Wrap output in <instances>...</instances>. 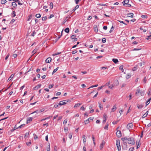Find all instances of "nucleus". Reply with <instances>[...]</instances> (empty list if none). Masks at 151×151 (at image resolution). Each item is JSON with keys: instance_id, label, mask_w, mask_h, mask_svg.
Here are the masks:
<instances>
[{"instance_id": "obj_1", "label": "nucleus", "mask_w": 151, "mask_h": 151, "mask_svg": "<svg viewBox=\"0 0 151 151\" xmlns=\"http://www.w3.org/2000/svg\"><path fill=\"white\" fill-rule=\"evenodd\" d=\"M122 141L124 143L134 145L135 143L133 137L127 138L125 137L121 138Z\"/></svg>"}, {"instance_id": "obj_2", "label": "nucleus", "mask_w": 151, "mask_h": 151, "mask_svg": "<svg viewBox=\"0 0 151 151\" xmlns=\"http://www.w3.org/2000/svg\"><path fill=\"white\" fill-rule=\"evenodd\" d=\"M116 145L117 147L118 150L119 151H121V148L120 145V140L119 139L116 140Z\"/></svg>"}, {"instance_id": "obj_3", "label": "nucleus", "mask_w": 151, "mask_h": 151, "mask_svg": "<svg viewBox=\"0 0 151 151\" xmlns=\"http://www.w3.org/2000/svg\"><path fill=\"white\" fill-rule=\"evenodd\" d=\"M145 93L144 91H142L140 88H138L136 90V94H144Z\"/></svg>"}, {"instance_id": "obj_4", "label": "nucleus", "mask_w": 151, "mask_h": 151, "mask_svg": "<svg viewBox=\"0 0 151 151\" xmlns=\"http://www.w3.org/2000/svg\"><path fill=\"white\" fill-rule=\"evenodd\" d=\"M129 0H125L122 2L124 3L123 5L125 6V5H127V6L129 7L131 6V5L130 4H129Z\"/></svg>"}, {"instance_id": "obj_5", "label": "nucleus", "mask_w": 151, "mask_h": 151, "mask_svg": "<svg viewBox=\"0 0 151 151\" xmlns=\"http://www.w3.org/2000/svg\"><path fill=\"white\" fill-rule=\"evenodd\" d=\"M133 127V124L132 123H131L128 124L127 126V128L128 129H129V130L130 131L131 129H132Z\"/></svg>"}, {"instance_id": "obj_6", "label": "nucleus", "mask_w": 151, "mask_h": 151, "mask_svg": "<svg viewBox=\"0 0 151 151\" xmlns=\"http://www.w3.org/2000/svg\"><path fill=\"white\" fill-rule=\"evenodd\" d=\"M122 148L124 150H127L128 148L127 143L123 142V145H122Z\"/></svg>"}, {"instance_id": "obj_7", "label": "nucleus", "mask_w": 151, "mask_h": 151, "mask_svg": "<svg viewBox=\"0 0 151 151\" xmlns=\"http://www.w3.org/2000/svg\"><path fill=\"white\" fill-rule=\"evenodd\" d=\"M105 143V142L104 140L102 141L101 143L100 144V149L101 150H102V149L103 148V147Z\"/></svg>"}, {"instance_id": "obj_8", "label": "nucleus", "mask_w": 151, "mask_h": 151, "mask_svg": "<svg viewBox=\"0 0 151 151\" xmlns=\"http://www.w3.org/2000/svg\"><path fill=\"white\" fill-rule=\"evenodd\" d=\"M116 134L117 136L118 137H121L122 134H121V131L120 130H117V132H116Z\"/></svg>"}, {"instance_id": "obj_9", "label": "nucleus", "mask_w": 151, "mask_h": 151, "mask_svg": "<svg viewBox=\"0 0 151 151\" xmlns=\"http://www.w3.org/2000/svg\"><path fill=\"white\" fill-rule=\"evenodd\" d=\"M76 37V36L75 35H73L71 37V38L74 40V42L76 41L77 40V38Z\"/></svg>"}, {"instance_id": "obj_10", "label": "nucleus", "mask_w": 151, "mask_h": 151, "mask_svg": "<svg viewBox=\"0 0 151 151\" xmlns=\"http://www.w3.org/2000/svg\"><path fill=\"white\" fill-rule=\"evenodd\" d=\"M51 58L50 57H49L46 60L45 62L47 63H49L51 61Z\"/></svg>"}, {"instance_id": "obj_11", "label": "nucleus", "mask_w": 151, "mask_h": 151, "mask_svg": "<svg viewBox=\"0 0 151 151\" xmlns=\"http://www.w3.org/2000/svg\"><path fill=\"white\" fill-rule=\"evenodd\" d=\"M94 93L95 94H98V91L95 89H94L92 91H91L90 93Z\"/></svg>"}, {"instance_id": "obj_12", "label": "nucleus", "mask_w": 151, "mask_h": 151, "mask_svg": "<svg viewBox=\"0 0 151 151\" xmlns=\"http://www.w3.org/2000/svg\"><path fill=\"white\" fill-rule=\"evenodd\" d=\"M65 104V103L64 101H60V103L58 104V105L60 106L64 105Z\"/></svg>"}, {"instance_id": "obj_13", "label": "nucleus", "mask_w": 151, "mask_h": 151, "mask_svg": "<svg viewBox=\"0 0 151 151\" xmlns=\"http://www.w3.org/2000/svg\"><path fill=\"white\" fill-rule=\"evenodd\" d=\"M42 112V111L40 110H37L34 111V112H33L31 114H33L34 113H40Z\"/></svg>"}, {"instance_id": "obj_14", "label": "nucleus", "mask_w": 151, "mask_h": 151, "mask_svg": "<svg viewBox=\"0 0 151 151\" xmlns=\"http://www.w3.org/2000/svg\"><path fill=\"white\" fill-rule=\"evenodd\" d=\"M128 17L132 18L133 17L134 14L133 13H129L127 14Z\"/></svg>"}, {"instance_id": "obj_15", "label": "nucleus", "mask_w": 151, "mask_h": 151, "mask_svg": "<svg viewBox=\"0 0 151 151\" xmlns=\"http://www.w3.org/2000/svg\"><path fill=\"white\" fill-rule=\"evenodd\" d=\"M83 143H85L86 141V136L85 135H83Z\"/></svg>"}, {"instance_id": "obj_16", "label": "nucleus", "mask_w": 151, "mask_h": 151, "mask_svg": "<svg viewBox=\"0 0 151 151\" xmlns=\"http://www.w3.org/2000/svg\"><path fill=\"white\" fill-rule=\"evenodd\" d=\"M116 109V106L115 105L111 109V112L115 111Z\"/></svg>"}, {"instance_id": "obj_17", "label": "nucleus", "mask_w": 151, "mask_h": 151, "mask_svg": "<svg viewBox=\"0 0 151 151\" xmlns=\"http://www.w3.org/2000/svg\"><path fill=\"white\" fill-rule=\"evenodd\" d=\"M14 74H12L10 77L8 78V80H7V81H10V80H11L12 78L14 76Z\"/></svg>"}, {"instance_id": "obj_18", "label": "nucleus", "mask_w": 151, "mask_h": 151, "mask_svg": "<svg viewBox=\"0 0 151 151\" xmlns=\"http://www.w3.org/2000/svg\"><path fill=\"white\" fill-rule=\"evenodd\" d=\"M151 100V97L150 98H149L147 101H146V106H147L150 103V101Z\"/></svg>"}, {"instance_id": "obj_19", "label": "nucleus", "mask_w": 151, "mask_h": 151, "mask_svg": "<svg viewBox=\"0 0 151 151\" xmlns=\"http://www.w3.org/2000/svg\"><path fill=\"white\" fill-rule=\"evenodd\" d=\"M32 117H30L27 119V123H28L30 122L32 120Z\"/></svg>"}, {"instance_id": "obj_20", "label": "nucleus", "mask_w": 151, "mask_h": 151, "mask_svg": "<svg viewBox=\"0 0 151 151\" xmlns=\"http://www.w3.org/2000/svg\"><path fill=\"white\" fill-rule=\"evenodd\" d=\"M148 113V111H147L145 114H144L142 116V117L144 118L147 116Z\"/></svg>"}, {"instance_id": "obj_21", "label": "nucleus", "mask_w": 151, "mask_h": 151, "mask_svg": "<svg viewBox=\"0 0 151 151\" xmlns=\"http://www.w3.org/2000/svg\"><path fill=\"white\" fill-rule=\"evenodd\" d=\"M112 61L115 63L116 64L118 62V60L117 59L113 58L112 60Z\"/></svg>"}, {"instance_id": "obj_22", "label": "nucleus", "mask_w": 151, "mask_h": 151, "mask_svg": "<svg viewBox=\"0 0 151 151\" xmlns=\"http://www.w3.org/2000/svg\"><path fill=\"white\" fill-rule=\"evenodd\" d=\"M131 74L130 73H129L127 74L126 75V78L127 79H129L131 77Z\"/></svg>"}, {"instance_id": "obj_23", "label": "nucleus", "mask_w": 151, "mask_h": 151, "mask_svg": "<svg viewBox=\"0 0 151 151\" xmlns=\"http://www.w3.org/2000/svg\"><path fill=\"white\" fill-rule=\"evenodd\" d=\"M81 104L78 103L76 104H75V105L74 106V108H76L77 107H78L79 106H80V105H81Z\"/></svg>"}, {"instance_id": "obj_24", "label": "nucleus", "mask_w": 151, "mask_h": 151, "mask_svg": "<svg viewBox=\"0 0 151 151\" xmlns=\"http://www.w3.org/2000/svg\"><path fill=\"white\" fill-rule=\"evenodd\" d=\"M12 5L14 8H15L17 6V4L15 2H13L12 3Z\"/></svg>"}, {"instance_id": "obj_25", "label": "nucleus", "mask_w": 151, "mask_h": 151, "mask_svg": "<svg viewBox=\"0 0 151 151\" xmlns=\"http://www.w3.org/2000/svg\"><path fill=\"white\" fill-rule=\"evenodd\" d=\"M11 14L12 16V17H15L16 16V14L15 11H13Z\"/></svg>"}, {"instance_id": "obj_26", "label": "nucleus", "mask_w": 151, "mask_h": 151, "mask_svg": "<svg viewBox=\"0 0 151 151\" xmlns=\"http://www.w3.org/2000/svg\"><path fill=\"white\" fill-rule=\"evenodd\" d=\"M79 7V6L78 5H77L74 8V9L72 10V11L73 12L74 11H75L76 9H78Z\"/></svg>"}, {"instance_id": "obj_27", "label": "nucleus", "mask_w": 151, "mask_h": 151, "mask_svg": "<svg viewBox=\"0 0 151 151\" xmlns=\"http://www.w3.org/2000/svg\"><path fill=\"white\" fill-rule=\"evenodd\" d=\"M143 105L140 104V105H139L138 104L137 105V107L139 109H142V108H143Z\"/></svg>"}, {"instance_id": "obj_28", "label": "nucleus", "mask_w": 151, "mask_h": 151, "mask_svg": "<svg viewBox=\"0 0 151 151\" xmlns=\"http://www.w3.org/2000/svg\"><path fill=\"white\" fill-rule=\"evenodd\" d=\"M58 68H59V67H58L56 68L53 71L52 73V75H53L57 71V70H58Z\"/></svg>"}, {"instance_id": "obj_29", "label": "nucleus", "mask_w": 151, "mask_h": 151, "mask_svg": "<svg viewBox=\"0 0 151 151\" xmlns=\"http://www.w3.org/2000/svg\"><path fill=\"white\" fill-rule=\"evenodd\" d=\"M69 31H70L68 27L66 28L65 29V32L67 33H69Z\"/></svg>"}, {"instance_id": "obj_30", "label": "nucleus", "mask_w": 151, "mask_h": 151, "mask_svg": "<svg viewBox=\"0 0 151 151\" xmlns=\"http://www.w3.org/2000/svg\"><path fill=\"white\" fill-rule=\"evenodd\" d=\"M63 101L65 103V104L67 103L68 102L70 103L71 101V100L70 99L65 100Z\"/></svg>"}, {"instance_id": "obj_31", "label": "nucleus", "mask_w": 151, "mask_h": 151, "mask_svg": "<svg viewBox=\"0 0 151 151\" xmlns=\"http://www.w3.org/2000/svg\"><path fill=\"white\" fill-rule=\"evenodd\" d=\"M7 2V1L6 0H1V3L2 4H4Z\"/></svg>"}, {"instance_id": "obj_32", "label": "nucleus", "mask_w": 151, "mask_h": 151, "mask_svg": "<svg viewBox=\"0 0 151 151\" xmlns=\"http://www.w3.org/2000/svg\"><path fill=\"white\" fill-rule=\"evenodd\" d=\"M123 66L122 65H121L119 67L120 70H121L123 72H124V69H123Z\"/></svg>"}, {"instance_id": "obj_33", "label": "nucleus", "mask_w": 151, "mask_h": 151, "mask_svg": "<svg viewBox=\"0 0 151 151\" xmlns=\"http://www.w3.org/2000/svg\"><path fill=\"white\" fill-rule=\"evenodd\" d=\"M50 8L51 9H52L53 6V4L52 2H50Z\"/></svg>"}, {"instance_id": "obj_34", "label": "nucleus", "mask_w": 151, "mask_h": 151, "mask_svg": "<svg viewBox=\"0 0 151 151\" xmlns=\"http://www.w3.org/2000/svg\"><path fill=\"white\" fill-rule=\"evenodd\" d=\"M41 15L40 14H36L35 15V17L37 18H39L41 17Z\"/></svg>"}, {"instance_id": "obj_35", "label": "nucleus", "mask_w": 151, "mask_h": 151, "mask_svg": "<svg viewBox=\"0 0 151 151\" xmlns=\"http://www.w3.org/2000/svg\"><path fill=\"white\" fill-rule=\"evenodd\" d=\"M90 122V121L89 120V119H87L86 120H85L84 121V122L85 123V124H88Z\"/></svg>"}, {"instance_id": "obj_36", "label": "nucleus", "mask_w": 151, "mask_h": 151, "mask_svg": "<svg viewBox=\"0 0 151 151\" xmlns=\"http://www.w3.org/2000/svg\"><path fill=\"white\" fill-rule=\"evenodd\" d=\"M150 93H151V87L148 90V91L147 92V94H150Z\"/></svg>"}, {"instance_id": "obj_37", "label": "nucleus", "mask_w": 151, "mask_h": 151, "mask_svg": "<svg viewBox=\"0 0 151 151\" xmlns=\"http://www.w3.org/2000/svg\"><path fill=\"white\" fill-rule=\"evenodd\" d=\"M98 86V84H96L94 86H90V87H89V88H88L87 89H88L91 88H93L94 87H97V86Z\"/></svg>"}, {"instance_id": "obj_38", "label": "nucleus", "mask_w": 151, "mask_h": 151, "mask_svg": "<svg viewBox=\"0 0 151 151\" xmlns=\"http://www.w3.org/2000/svg\"><path fill=\"white\" fill-rule=\"evenodd\" d=\"M114 29V28L113 26H112L110 30L109 31V33H111L112 31H113Z\"/></svg>"}, {"instance_id": "obj_39", "label": "nucleus", "mask_w": 151, "mask_h": 151, "mask_svg": "<svg viewBox=\"0 0 151 151\" xmlns=\"http://www.w3.org/2000/svg\"><path fill=\"white\" fill-rule=\"evenodd\" d=\"M104 86H102L101 87H99L97 90L98 91L101 89Z\"/></svg>"}, {"instance_id": "obj_40", "label": "nucleus", "mask_w": 151, "mask_h": 151, "mask_svg": "<svg viewBox=\"0 0 151 151\" xmlns=\"http://www.w3.org/2000/svg\"><path fill=\"white\" fill-rule=\"evenodd\" d=\"M108 126L109 124H106L105 127H104V128L105 129H106L107 130L108 129Z\"/></svg>"}, {"instance_id": "obj_41", "label": "nucleus", "mask_w": 151, "mask_h": 151, "mask_svg": "<svg viewBox=\"0 0 151 151\" xmlns=\"http://www.w3.org/2000/svg\"><path fill=\"white\" fill-rule=\"evenodd\" d=\"M141 17L143 18H147V16L146 15H142L141 16Z\"/></svg>"}, {"instance_id": "obj_42", "label": "nucleus", "mask_w": 151, "mask_h": 151, "mask_svg": "<svg viewBox=\"0 0 151 151\" xmlns=\"http://www.w3.org/2000/svg\"><path fill=\"white\" fill-rule=\"evenodd\" d=\"M32 15H31L29 16V18L27 19V21L30 20V19L31 18H32Z\"/></svg>"}, {"instance_id": "obj_43", "label": "nucleus", "mask_w": 151, "mask_h": 151, "mask_svg": "<svg viewBox=\"0 0 151 151\" xmlns=\"http://www.w3.org/2000/svg\"><path fill=\"white\" fill-rule=\"evenodd\" d=\"M16 2H17L18 4L19 5H22L23 4L22 3H21L20 2V1L19 0H17Z\"/></svg>"}, {"instance_id": "obj_44", "label": "nucleus", "mask_w": 151, "mask_h": 151, "mask_svg": "<svg viewBox=\"0 0 151 151\" xmlns=\"http://www.w3.org/2000/svg\"><path fill=\"white\" fill-rule=\"evenodd\" d=\"M47 17L46 16L44 17H42V20L43 21H45L47 19Z\"/></svg>"}, {"instance_id": "obj_45", "label": "nucleus", "mask_w": 151, "mask_h": 151, "mask_svg": "<svg viewBox=\"0 0 151 151\" xmlns=\"http://www.w3.org/2000/svg\"><path fill=\"white\" fill-rule=\"evenodd\" d=\"M25 125V124H21V125L19 126L17 128L18 129L19 128H21L22 127H24Z\"/></svg>"}, {"instance_id": "obj_46", "label": "nucleus", "mask_w": 151, "mask_h": 151, "mask_svg": "<svg viewBox=\"0 0 151 151\" xmlns=\"http://www.w3.org/2000/svg\"><path fill=\"white\" fill-rule=\"evenodd\" d=\"M36 32L35 31H34L32 33V34L31 35L33 37L36 34Z\"/></svg>"}, {"instance_id": "obj_47", "label": "nucleus", "mask_w": 151, "mask_h": 151, "mask_svg": "<svg viewBox=\"0 0 151 151\" xmlns=\"http://www.w3.org/2000/svg\"><path fill=\"white\" fill-rule=\"evenodd\" d=\"M106 39L105 38H103L102 39V41L103 43H105L106 42Z\"/></svg>"}, {"instance_id": "obj_48", "label": "nucleus", "mask_w": 151, "mask_h": 151, "mask_svg": "<svg viewBox=\"0 0 151 151\" xmlns=\"http://www.w3.org/2000/svg\"><path fill=\"white\" fill-rule=\"evenodd\" d=\"M114 85H113V84H111L109 86V88H110L112 89L114 86Z\"/></svg>"}, {"instance_id": "obj_49", "label": "nucleus", "mask_w": 151, "mask_h": 151, "mask_svg": "<svg viewBox=\"0 0 151 151\" xmlns=\"http://www.w3.org/2000/svg\"><path fill=\"white\" fill-rule=\"evenodd\" d=\"M67 121L68 120L67 119H65L63 122V124L65 125L67 123Z\"/></svg>"}, {"instance_id": "obj_50", "label": "nucleus", "mask_w": 151, "mask_h": 151, "mask_svg": "<svg viewBox=\"0 0 151 151\" xmlns=\"http://www.w3.org/2000/svg\"><path fill=\"white\" fill-rule=\"evenodd\" d=\"M72 134L71 133H70L69 134L68 137L70 139H71L72 137Z\"/></svg>"}, {"instance_id": "obj_51", "label": "nucleus", "mask_w": 151, "mask_h": 151, "mask_svg": "<svg viewBox=\"0 0 151 151\" xmlns=\"http://www.w3.org/2000/svg\"><path fill=\"white\" fill-rule=\"evenodd\" d=\"M93 119H94L93 117H89L88 119H89V120L90 121V120L92 121L93 120Z\"/></svg>"}, {"instance_id": "obj_52", "label": "nucleus", "mask_w": 151, "mask_h": 151, "mask_svg": "<svg viewBox=\"0 0 151 151\" xmlns=\"http://www.w3.org/2000/svg\"><path fill=\"white\" fill-rule=\"evenodd\" d=\"M33 135L35 137H34V139H37L38 138V137L35 134H33Z\"/></svg>"}, {"instance_id": "obj_53", "label": "nucleus", "mask_w": 151, "mask_h": 151, "mask_svg": "<svg viewBox=\"0 0 151 151\" xmlns=\"http://www.w3.org/2000/svg\"><path fill=\"white\" fill-rule=\"evenodd\" d=\"M118 21L120 23H123L125 25H127V24L125 23L123 21L121 20H118Z\"/></svg>"}, {"instance_id": "obj_54", "label": "nucleus", "mask_w": 151, "mask_h": 151, "mask_svg": "<svg viewBox=\"0 0 151 151\" xmlns=\"http://www.w3.org/2000/svg\"><path fill=\"white\" fill-rule=\"evenodd\" d=\"M29 133H28V132H27L25 135V136H24V137H28V136H29Z\"/></svg>"}, {"instance_id": "obj_55", "label": "nucleus", "mask_w": 151, "mask_h": 151, "mask_svg": "<svg viewBox=\"0 0 151 151\" xmlns=\"http://www.w3.org/2000/svg\"><path fill=\"white\" fill-rule=\"evenodd\" d=\"M61 53V52H57V53H55V54H53L52 55H53V56H55L56 55H59V54H60Z\"/></svg>"}, {"instance_id": "obj_56", "label": "nucleus", "mask_w": 151, "mask_h": 151, "mask_svg": "<svg viewBox=\"0 0 151 151\" xmlns=\"http://www.w3.org/2000/svg\"><path fill=\"white\" fill-rule=\"evenodd\" d=\"M94 30L96 32H98V29H97V26H96V27H95L94 28Z\"/></svg>"}, {"instance_id": "obj_57", "label": "nucleus", "mask_w": 151, "mask_h": 151, "mask_svg": "<svg viewBox=\"0 0 151 151\" xmlns=\"http://www.w3.org/2000/svg\"><path fill=\"white\" fill-rule=\"evenodd\" d=\"M53 86V84H50L49 86V88L50 89L52 88Z\"/></svg>"}, {"instance_id": "obj_58", "label": "nucleus", "mask_w": 151, "mask_h": 151, "mask_svg": "<svg viewBox=\"0 0 151 151\" xmlns=\"http://www.w3.org/2000/svg\"><path fill=\"white\" fill-rule=\"evenodd\" d=\"M76 4H78L80 0H74Z\"/></svg>"}, {"instance_id": "obj_59", "label": "nucleus", "mask_w": 151, "mask_h": 151, "mask_svg": "<svg viewBox=\"0 0 151 151\" xmlns=\"http://www.w3.org/2000/svg\"><path fill=\"white\" fill-rule=\"evenodd\" d=\"M17 54H13V56L14 58H16L17 57Z\"/></svg>"}, {"instance_id": "obj_60", "label": "nucleus", "mask_w": 151, "mask_h": 151, "mask_svg": "<svg viewBox=\"0 0 151 151\" xmlns=\"http://www.w3.org/2000/svg\"><path fill=\"white\" fill-rule=\"evenodd\" d=\"M15 20L14 19H12L10 22V23L13 24Z\"/></svg>"}, {"instance_id": "obj_61", "label": "nucleus", "mask_w": 151, "mask_h": 151, "mask_svg": "<svg viewBox=\"0 0 151 151\" xmlns=\"http://www.w3.org/2000/svg\"><path fill=\"white\" fill-rule=\"evenodd\" d=\"M138 42H137L134 41L132 42V44H133L134 45H137L138 44Z\"/></svg>"}, {"instance_id": "obj_62", "label": "nucleus", "mask_w": 151, "mask_h": 151, "mask_svg": "<svg viewBox=\"0 0 151 151\" xmlns=\"http://www.w3.org/2000/svg\"><path fill=\"white\" fill-rule=\"evenodd\" d=\"M77 50H74L72 52V54H74L75 53H77Z\"/></svg>"}, {"instance_id": "obj_63", "label": "nucleus", "mask_w": 151, "mask_h": 151, "mask_svg": "<svg viewBox=\"0 0 151 151\" xmlns=\"http://www.w3.org/2000/svg\"><path fill=\"white\" fill-rule=\"evenodd\" d=\"M103 28L104 29V30H106L107 29V27L106 26H104L103 27Z\"/></svg>"}, {"instance_id": "obj_64", "label": "nucleus", "mask_w": 151, "mask_h": 151, "mask_svg": "<svg viewBox=\"0 0 151 151\" xmlns=\"http://www.w3.org/2000/svg\"><path fill=\"white\" fill-rule=\"evenodd\" d=\"M134 147L130 148L129 149V151H133V150H134Z\"/></svg>"}]
</instances>
